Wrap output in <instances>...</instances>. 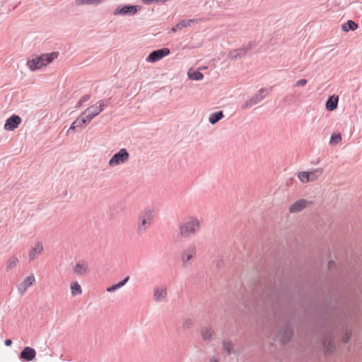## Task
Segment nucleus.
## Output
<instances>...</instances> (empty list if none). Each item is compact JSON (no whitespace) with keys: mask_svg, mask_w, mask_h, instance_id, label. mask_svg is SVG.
Returning a JSON list of instances; mask_svg holds the SVG:
<instances>
[{"mask_svg":"<svg viewBox=\"0 0 362 362\" xmlns=\"http://www.w3.org/2000/svg\"><path fill=\"white\" fill-rule=\"evenodd\" d=\"M298 178L302 183L309 182L308 172L302 171L298 173Z\"/></svg>","mask_w":362,"mask_h":362,"instance_id":"nucleus-29","label":"nucleus"},{"mask_svg":"<svg viewBox=\"0 0 362 362\" xmlns=\"http://www.w3.org/2000/svg\"><path fill=\"white\" fill-rule=\"evenodd\" d=\"M35 282V277L33 274H30L25 277L23 281L18 285V291L21 295H23L28 288L33 286Z\"/></svg>","mask_w":362,"mask_h":362,"instance_id":"nucleus-10","label":"nucleus"},{"mask_svg":"<svg viewBox=\"0 0 362 362\" xmlns=\"http://www.w3.org/2000/svg\"><path fill=\"white\" fill-rule=\"evenodd\" d=\"M129 158V154L125 148H121L109 160L110 167H115L126 163Z\"/></svg>","mask_w":362,"mask_h":362,"instance_id":"nucleus-5","label":"nucleus"},{"mask_svg":"<svg viewBox=\"0 0 362 362\" xmlns=\"http://www.w3.org/2000/svg\"><path fill=\"white\" fill-rule=\"evenodd\" d=\"M197 23L198 21L196 19L183 20L177 24V27L182 29L183 28L192 26Z\"/></svg>","mask_w":362,"mask_h":362,"instance_id":"nucleus-22","label":"nucleus"},{"mask_svg":"<svg viewBox=\"0 0 362 362\" xmlns=\"http://www.w3.org/2000/svg\"><path fill=\"white\" fill-rule=\"evenodd\" d=\"M58 52H52L33 57L28 60L27 66L31 71L40 69L50 64L54 59L58 57Z\"/></svg>","mask_w":362,"mask_h":362,"instance_id":"nucleus-2","label":"nucleus"},{"mask_svg":"<svg viewBox=\"0 0 362 362\" xmlns=\"http://www.w3.org/2000/svg\"><path fill=\"white\" fill-rule=\"evenodd\" d=\"M209 362H221V361H220L219 358H218L216 356H213L209 358Z\"/></svg>","mask_w":362,"mask_h":362,"instance_id":"nucleus-36","label":"nucleus"},{"mask_svg":"<svg viewBox=\"0 0 362 362\" xmlns=\"http://www.w3.org/2000/svg\"><path fill=\"white\" fill-rule=\"evenodd\" d=\"M196 256V248L193 246L189 247L184 250L180 255L182 264L184 267L190 265V261Z\"/></svg>","mask_w":362,"mask_h":362,"instance_id":"nucleus-6","label":"nucleus"},{"mask_svg":"<svg viewBox=\"0 0 362 362\" xmlns=\"http://www.w3.org/2000/svg\"><path fill=\"white\" fill-rule=\"evenodd\" d=\"M202 221L195 216H189L179 225V233L181 237L187 238L195 234L201 228Z\"/></svg>","mask_w":362,"mask_h":362,"instance_id":"nucleus-1","label":"nucleus"},{"mask_svg":"<svg viewBox=\"0 0 362 362\" xmlns=\"http://www.w3.org/2000/svg\"><path fill=\"white\" fill-rule=\"evenodd\" d=\"M129 276H127L123 281H119L118 284L107 287L106 288V291L109 293L114 292L117 289L123 286L129 281Z\"/></svg>","mask_w":362,"mask_h":362,"instance_id":"nucleus-23","label":"nucleus"},{"mask_svg":"<svg viewBox=\"0 0 362 362\" xmlns=\"http://www.w3.org/2000/svg\"><path fill=\"white\" fill-rule=\"evenodd\" d=\"M329 267H331V266H332V264H334V262H329Z\"/></svg>","mask_w":362,"mask_h":362,"instance_id":"nucleus-39","label":"nucleus"},{"mask_svg":"<svg viewBox=\"0 0 362 362\" xmlns=\"http://www.w3.org/2000/svg\"><path fill=\"white\" fill-rule=\"evenodd\" d=\"M323 171L322 168H319L308 172L309 182L317 180L323 174Z\"/></svg>","mask_w":362,"mask_h":362,"instance_id":"nucleus-17","label":"nucleus"},{"mask_svg":"<svg viewBox=\"0 0 362 362\" xmlns=\"http://www.w3.org/2000/svg\"><path fill=\"white\" fill-rule=\"evenodd\" d=\"M86 120L83 119L81 115L77 117V119L71 124L69 129L67 131V134H69L70 131L74 130L76 127H81L83 124H86Z\"/></svg>","mask_w":362,"mask_h":362,"instance_id":"nucleus-20","label":"nucleus"},{"mask_svg":"<svg viewBox=\"0 0 362 362\" xmlns=\"http://www.w3.org/2000/svg\"><path fill=\"white\" fill-rule=\"evenodd\" d=\"M137 9L135 6H124L122 8H117L114 11L115 15H125L127 13H135Z\"/></svg>","mask_w":362,"mask_h":362,"instance_id":"nucleus-14","label":"nucleus"},{"mask_svg":"<svg viewBox=\"0 0 362 362\" xmlns=\"http://www.w3.org/2000/svg\"><path fill=\"white\" fill-rule=\"evenodd\" d=\"M170 54V49L168 48H163L152 52L148 57L147 61L151 63H154L164 57L168 56Z\"/></svg>","mask_w":362,"mask_h":362,"instance_id":"nucleus-9","label":"nucleus"},{"mask_svg":"<svg viewBox=\"0 0 362 362\" xmlns=\"http://www.w3.org/2000/svg\"><path fill=\"white\" fill-rule=\"evenodd\" d=\"M194 325V321L192 319H185L182 323V327L184 329H189L192 327Z\"/></svg>","mask_w":362,"mask_h":362,"instance_id":"nucleus-31","label":"nucleus"},{"mask_svg":"<svg viewBox=\"0 0 362 362\" xmlns=\"http://www.w3.org/2000/svg\"><path fill=\"white\" fill-rule=\"evenodd\" d=\"M339 96L333 95L330 96L326 102V108L329 111L334 110L338 105Z\"/></svg>","mask_w":362,"mask_h":362,"instance_id":"nucleus-15","label":"nucleus"},{"mask_svg":"<svg viewBox=\"0 0 362 362\" xmlns=\"http://www.w3.org/2000/svg\"><path fill=\"white\" fill-rule=\"evenodd\" d=\"M36 351L34 349L27 346L21 353L20 357L21 359L27 361H30L35 358Z\"/></svg>","mask_w":362,"mask_h":362,"instance_id":"nucleus-13","label":"nucleus"},{"mask_svg":"<svg viewBox=\"0 0 362 362\" xmlns=\"http://www.w3.org/2000/svg\"><path fill=\"white\" fill-rule=\"evenodd\" d=\"M325 351L327 353L332 352L334 350V344L330 338L326 339L323 343Z\"/></svg>","mask_w":362,"mask_h":362,"instance_id":"nucleus-26","label":"nucleus"},{"mask_svg":"<svg viewBox=\"0 0 362 362\" xmlns=\"http://www.w3.org/2000/svg\"><path fill=\"white\" fill-rule=\"evenodd\" d=\"M71 295L75 296L82 293V288L78 282H72L70 285Z\"/></svg>","mask_w":362,"mask_h":362,"instance_id":"nucleus-21","label":"nucleus"},{"mask_svg":"<svg viewBox=\"0 0 362 362\" xmlns=\"http://www.w3.org/2000/svg\"><path fill=\"white\" fill-rule=\"evenodd\" d=\"M223 117V113L222 111L216 112L211 114L209 118V122L212 124H216L218 121H219Z\"/></svg>","mask_w":362,"mask_h":362,"instance_id":"nucleus-24","label":"nucleus"},{"mask_svg":"<svg viewBox=\"0 0 362 362\" xmlns=\"http://www.w3.org/2000/svg\"><path fill=\"white\" fill-rule=\"evenodd\" d=\"M223 349L228 354H230L233 351V345L230 341H223Z\"/></svg>","mask_w":362,"mask_h":362,"instance_id":"nucleus-28","label":"nucleus"},{"mask_svg":"<svg viewBox=\"0 0 362 362\" xmlns=\"http://www.w3.org/2000/svg\"><path fill=\"white\" fill-rule=\"evenodd\" d=\"M102 0H76L78 4H98Z\"/></svg>","mask_w":362,"mask_h":362,"instance_id":"nucleus-32","label":"nucleus"},{"mask_svg":"<svg viewBox=\"0 0 362 362\" xmlns=\"http://www.w3.org/2000/svg\"><path fill=\"white\" fill-rule=\"evenodd\" d=\"M253 106V104L250 102V99L247 100L243 105L242 109H247L250 107Z\"/></svg>","mask_w":362,"mask_h":362,"instance_id":"nucleus-34","label":"nucleus"},{"mask_svg":"<svg viewBox=\"0 0 362 362\" xmlns=\"http://www.w3.org/2000/svg\"><path fill=\"white\" fill-rule=\"evenodd\" d=\"M18 262H19V260H18V257H16L15 256L11 257L8 259L7 263H6V270L8 271V270L13 269L14 267H16L18 265Z\"/></svg>","mask_w":362,"mask_h":362,"instance_id":"nucleus-25","label":"nucleus"},{"mask_svg":"<svg viewBox=\"0 0 362 362\" xmlns=\"http://www.w3.org/2000/svg\"><path fill=\"white\" fill-rule=\"evenodd\" d=\"M306 84H307V80L300 79L296 82V86H305Z\"/></svg>","mask_w":362,"mask_h":362,"instance_id":"nucleus-35","label":"nucleus"},{"mask_svg":"<svg viewBox=\"0 0 362 362\" xmlns=\"http://www.w3.org/2000/svg\"><path fill=\"white\" fill-rule=\"evenodd\" d=\"M166 296V288L163 287H156L153 289V297L156 301L163 300L165 298Z\"/></svg>","mask_w":362,"mask_h":362,"instance_id":"nucleus-16","label":"nucleus"},{"mask_svg":"<svg viewBox=\"0 0 362 362\" xmlns=\"http://www.w3.org/2000/svg\"><path fill=\"white\" fill-rule=\"evenodd\" d=\"M104 107V102L103 100L98 101L95 104L86 109L81 116L86 120V122H90L91 119L99 115Z\"/></svg>","mask_w":362,"mask_h":362,"instance_id":"nucleus-4","label":"nucleus"},{"mask_svg":"<svg viewBox=\"0 0 362 362\" xmlns=\"http://www.w3.org/2000/svg\"><path fill=\"white\" fill-rule=\"evenodd\" d=\"M349 339V336L347 337V339L345 341L346 342Z\"/></svg>","mask_w":362,"mask_h":362,"instance_id":"nucleus-40","label":"nucleus"},{"mask_svg":"<svg viewBox=\"0 0 362 362\" xmlns=\"http://www.w3.org/2000/svg\"><path fill=\"white\" fill-rule=\"evenodd\" d=\"M310 204H312L311 202L305 199H300L290 205L288 211L291 214H296L300 212Z\"/></svg>","mask_w":362,"mask_h":362,"instance_id":"nucleus-8","label":"nucleus"},{"mask_svg":"<svg viewBox=\"0 0 362 362\" xmlns=\"http://www.w3.org/2000/svg\"><path fill=\"white\" fill-rule=\"evenodd\" d=\"M187 75H188V77L192 80L199 81V80H202L204 78V75L198 71H196L194 72L189 71Z\"/></svg>","mask_w":362,"mask_h":362,"instance_id":"nucleus-27","label":"nucleus"},{"mask_svg":"<svg viewBox=\"0 0 362 362\" xmlns=\"http://www.w3.org/2000/svg\"><path fill=\"white\" fill-rule=\"evenodd\" d=\"M261 100L262 98H259L257 95H256L252 98H250V102L253 104V105H255L257 104Z\"/></svg>","mask_w":362,"mask_h":362,"instance_id":"nucleus-33","label":"nucleus"},{"mask_svg":"<svg viewBox=\"0 0 362 362\" xmlns=\"http://www.w3.org/2000/svg\"><path fill=\"white\" fill-rule=\"evenodd\" d=\"M180 30H182V28H177V25L172 28V31L173 32H176V31Z\"/></svg>","mask_w":362,"mask_h":362,"instance_id":"nucleus-38","label":"nucleus"},{"mask_svg":"<svg viewBox=\"0 0 362 362\" xmlns=\"http://www.w3.org/2000/svg\"><path fill=\"white\" fill-rule=\"evenodd\" d=\"M214 330L209 327H204L202 329V337L204 341H209L214 336Z\"/></svg>","mask_w":362,"mask_h":362,"instance_id":"nucleus-18","label":"nucleus"},{"mask_svg":"<svg viewBox=\"0 0 362 362\" xmlns=\"http://www.w3.org/2000/svg\"><path fill=\"white\" fill-rule=\"evenodd\" d=\"M4 343L6 346H8L11 345L12 341L11 339H6Z\"/></svg>","mask_w":362,"mask_h":362,"instance_id":"nucleus-37","label":"nucleus"},{"mask_svg":"<svg viewBox=\"0 0 362 362\" xmlns=\"http://www.w3.org/2000/svg\"><path fill=\"white\" fill-rule=\"evenodd\" d=\"M44 252V246L42 243L37 242L34 243L28 250V255L29 261L32 262L38 258Z\"/></svg>","mask_w":362,"mask_h":362,"instance_id":"nucleus-7","label":"nucleus"},{"mask_svg":"<svg viewBox=\"0 0 362 362\" xmlns=\"http://www.w3.org/2000/svg\"><path fill=\"white\" fill-rule=\"evenodd\" d=\"M74 272L79 276H83L89 272V267L87 262L79 260L73 267Z\"/></svg>","mask_w":362,"mask_h":362,"instance_id":"nucleus-11","label":"nucleus"},{"mask_svg":"<svg viewBox=\"0 0 362 362\" xmlns=\"http://www.w3.org/2000/svg\"><path fill=\"white\" fill-rule=\"evenodd\" d=\"M21 122V119L18 115H12L6 120L4 129L8 131H13Z\"/></svg>","mask_w":362,"mask_h":362,"instance_id":"nucleus-12","label":"nucleus"},{"mask_svg":"<svg viewBox=\"0 0 362 362\" xmlns=\"http://www.w3.org/2000/svg\"><path fill=\"white\" fill-rule=\"evenodd\" d=\"M341 141V136L340 134H332L330 138V144H336Z\"/></svg>","mask_w":362,"mask_h":362,"instance_id":"nucleus-30","label":"nucleus"},{"mask_svg":"<svg viewBox=\"0 0 362 362\" xmlns=\"http://www.w3.org/2000/svg\"><path fill=\"white\" fill-rule=\"evenodd\" d=\"M153 220V211L145 209L141 211L138 217L137 233L139 235L144 233L151 226Z\"/></svg>","mask_w":362,"mask_h":362,"instance_id":"nucleus-3","label":"nucleus"},{"mask_svg":"<svg viewBox=\"0 0 362 362\" xmlns=\"http://www.w3.org/2000/svg\"><path fill=\"white\" fill-rule=\"evenodd\" d=\"M358 28V25L353 21H348L346 23L342 24L341 29L344 32H349V30H356Z\"/></svg>","mask_w":362,"mask_h":362,"instance_id":"nucleus-19","label":"nucleus"}]
</instances>
